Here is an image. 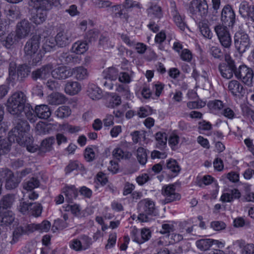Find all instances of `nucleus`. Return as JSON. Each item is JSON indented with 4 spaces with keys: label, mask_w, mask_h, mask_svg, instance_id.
Returning <instances> with one entry per match:
<instances>
[{
    "label": "nucleus",
    "mask_w": 254,
    "mask_h": 254,
    "mask_svg": "<svg viewBox=\"0 0 254 254\" xmlns=\"http://www.w3.org/2000/svg\"><path fill=\"white\" fill-rule=\"evenodd\" d=\"M73 39V37L71 31H61L56 36L55 41L57 46L63 48L68 45Z\"/></svg>",
    "instance_id": "obj_13"
},
{
    "label": "nucleus",
    "mask_w": 254,
    "mask_h": 254,
    "mask_svg": "<svg viewBox=\"0 0 254 254\" xmlns=\"http://www.w3.org/2000/svg\"><path fill=\"white\" fill-rule=\"evenodd\" d=\"M237 69L235 61L228 55L225 56V62L218 65V70L221 75L226 79L232 78Z\"/></svg>",
    "instance_id": "obj_6"
},
{
    "label": "nucleus",
    "mask_w": 254,
    "mask_h": 254,
    "mask_svg": "<svg viewBox=\"0 0 254 254\" xmlns=\"http://www.w3.org/2000/svg\"><path fill=\"white\" fill-rule=\"evenodd\" d=\"M152 113V109L149 107H142L137 111V115L140 118H145L150 115Z\"/></svg>",
    "instance_id": "obj_56"
},
{
    "label": "nucleus",
    "mask_w": 254,
    "mask_h": 254,
    "mask_svg": "<svg viewBox=\"0 0 254 254\" xmlns=\"http://www.w3.org/2000/svg\"><path fill=\"white\" fill-rule=\"evenodd\" d=\"M181 59L187 62H190L191 61L192 56L191 52L187 49L182 50L180 55Z\"/></svg>",
    "instance_id": "obj_61"
},
{
    "label": "nucleus",
    "mask_w": 254,
    "mask_h": 254,
    "mask_svg": "<svg viewBox=\"0 0 254 254\" xmlns=\"http://www.w3.org/2000/svg\"><path fill=\"white\" fill-rule=\"evenodd\" d=\"M241 193L237 189L231 190L230 192L224 193L221 196V200L223 202H231L234 199L239 198Z\"/></svg>",
    "instance_id": "obj_33"
},
{
    "label": "nucleus",
    "mask_w": 254,
    "mask_h": 254,
    "mask_svg": "<svg viewBox=\"0 0 254 254\" xmlns=\"http://www.w3.org/2000/svg\"><path fill=\"white\" fill-rule=\"evenodd\" d=\"M195 245L198 249L201 251H205L209 250L213 245H216L220 248V245L223 244L221 242L211 239H201L196 241Z\"/></svg>",
    "instance_id": "obj_17"
},
{
    "label": "nucleus",
    "mask_w": 254,
    "mask_h": 254,
    "mask_svg": "<svg viewBox=\"0 0 254 254\" xmlns=\"http://www.w3.org/2000/svg\"><path fill=\"white\" fill-rule=\"evenodd\" d=\"M137 209L139 212L138 219L142 222H148L150 219L149 216H156L158 213L154 202L149 199L140 201L137 204Z\"/></svg>",
    "instance_id": "obj_4"
},
{
    "label": "nucleus",
    "mask_w": 254,
    "mask_h": 254,
    "mask_svg": "<svg viewBox=\"0 0 254 254\" xmlns=\"http://www.w3.org/2000/svg\"><path fill=\"white\" fill-rule=\"evenodd\" d=\"M175 186L171 184L168 186H164L162 190V194L165 196L164 202L170 203L174 201L178 200L181 198V195L175 192Z\"/></svg>",
    "instance_id": "obj_12"
},
{
    "label": "nucleus",
    "mask_w": 254,
    "mask_h": 254,
    "mask_svg": "<svg viewBox=\"0 0 254 254\" xmlns=\"http://www.w3.org/2000/svg\"><path fill=\"white\" fill-rule=\"evenodd\" d=\"M116 239L117 234L116 233L110 234L108 240V243L105 246V249H109L113 248L116 244Z\"/></svg>",
    "instance_id": "obj_62"
},
{
    "label": "nucleus",
    "mask_w": 254,
    "mask_h": 254,
    "mask_svg": "<svg viewBox=\"0 0 254 254\" xmlns=\"http://www.w3.org/2000/svg\"><path fill=\"white\" fill-rule=\"evenodd\" d=\"M14 201V195L7 194L4 195L0 200V206L3 209L10 208Z\"/></svg>",
    "instance_id": "obj_36"
},
{
    "label": "nucleus",
    "mask_w": 254,
    "mask_h": 254,
    "mask_svg": "<svg viewBox=\"0 0 254 254\" xmlns=\"http://www.w3.org/2000/svg\"><path fill=\"white\" fill-rule=\"evenodd\" d=\"M52 77L56 79L64 80L72 76L71 69L65 66H59L52 70Z\"/></svg>",
    "instance_id": "obj_16"
},
{
    "label": "nucleus",
    "mask_w": 254,
    "mask_h": 254,
    "mask_svg": "<svg viewBox=\"0 0 254 254\" xmlns=\"http://www.w3.org/2000/svg\"><path fill=\"white\" fill-rule=\"evenodd\" d=\"M221 112V114L228 119L232 120L235 117V113L234 111L229 107H224Z\"/></svg>",
    "instance_id": "obj_57"
},
{
    "label": "nucleus",
    "mask_w": 254,
    "mask_h": 254,
    "mask_svg": "<svg viewBox=\"0 0 254 254\" xmlns=\"http://www.w3.org/2000/svg\"><path fill=\"white\" fill-rule=\"evenodd\" d=\"M79 241L84 250L88 249L92 244L91 239L86 235L81 236Z\"/></svg>",
    "instance_id": "obj_53"
},
{
    "label": "nucleus",
    "mask_w": 254,
    "mask_h": 254,
    "mask_svg": "<svg viewBox=\"0 0 254 254\" xmlns=\"http://www.w3.org/2000/svg\"><path fill=\"white\" fill-rule=\"evenodd\" d=\"M27 98L26 94L22 91L14 92L8 98L6 107L8 113L13 118V121L18 119L25 120L22 118L24 115L26 119L31 123L36 122V117L32 106L27 103Z\"/></svg>",
    "instance_id": "obj_1"
},
{
    "label": "nucleus",
    "mask_w": 254,
    "mask_h": 254,
    "mask_svg": "<svg viewBox=\"0 0 254 254\" xmlns=\"http://www.w3.org/2000/svg\"><path fill=\"white\" fill-rule=\"evenodd\" d=\"M51 227V223L49 221L45 220L40 224H31L28 226L29 231H33L38 230L41 232H47Z\"/></svg>",
    "instance_id": "obj_30"
},
{
    "label": "nucleus",
    "mask_w": 254,
    "mask_h": 254,
    "mask_svg": "<svg viewBox=\"0 0 254 254\" xmlns=\"http://www.w3.org/2000/svg\"><path fill=\"white\" fill-rule=\"evenodd\" d=\"M99 35L98 31L95 30H91L86 34V40L89 43H92L97 40Z\"/></svg>",
    "instance_id": "obj_55"
},
{
    "label": "nucleus",
    "mask_w": 254,
    "mask_h": 254,
    "mask_svg": "<svg viewBox=\"0 0 254 254\" xmlns=\"http://www.w3.org/2000/svg\"><path fill=\"white\" fill-rule=\"evenodd\" d=\"M55 142V138L51 136L44 139L40 145V150L43 152H50L53 149V144Z\"/></svg>",
    "instance_id": "obj_34"
},
{
    "label": "nucleus",
    "mask_w": 254,
    "mask_h": 254,
    "mask_svg": "<svg viewBox=\"0 0 254 254\" xmlns=\"http://www.w3.org/2000/svg\"><path fill=\"white\" fill-rule=\"evenodd\" d=\"M121 103V99L120 96L114 94L112 96V97L110 99L108 106L109 107L114 108L120 105Z\"/></svg>",
    "instance_id": "obj_60"
},
{
    "label": "nucleus",
    "mask_w": 254,
    "mask_h": 254,
    "mask_svg": "<svg viewBox=\"0 0 254 254\" xmlns=\"http://www.w3.org/2000/svg\"><path fill=\"white\" fill-rule=\"evenodd\" d=\"M32 27L31 23L27 19H24L18 22L15 30L17 38L22 39L28 36L31 33Z\"/></svg>",
    "instance_id": "obj_11"
},
{
    "label": "nucleus",
    "mask_w": 254,
    "mask_h": 254,
    "mask_svg": "<svg viewBox=\"0 0 254 254\" xmlns=\"http://www.w3.org/2000/svg\"><path fill=\"white\" fill-rule=\"evenodd\" d=\"M84 157L88 162L93 161L95 158V152L93 149L89 147L86 148L84 151Z\"/></svg>",
    "instance_id": "obj_63"
},
{
    "label": "nucleus",
    "mask_w": 254,
    "mask_h": 254,
    "mask_svg": "<svg viewBox=\"0 0 254 254\" xmlns=\"http://www.w3.org/2000/svg\"><path fill=\"white\" fill-rule=\"evenodd\" d=\"M35 116L36 117V121L37 118L43 119H48L51 115V112L48 105H40L35 107L34 110Z\"/></svg>",
    "instance_id": "obj_21"
},
{
    "label": "nucleus",
    "mask_w": 254,
    "mask_h": 254,
    "mask_svg": "<svg viewBox=\"0 0 254 254\" xmlns=\"http://www.w3.org/2000/svg\"><path fill=\"white\" fill-rule=\"evenodd\" d=\"M18 40H19V39L17 38L16 33L15 34L10 33L7 35L5 40L6 47L9 48L11 46L16 43L18 41Z\"/></svg>",
    "instance_id": "obj_54"
},
{
    "label": "nucleus",
    "mask_w": 254,
    "mask_h": 254,
    "mask_svg": "<svg viewBox=\"0 0 254 254\" xmlns=\"http://www.w3.org/2000/svg\"><path fill=\"white\" fill-rule=\"evenodd\" d=\"M88 45L86 41H77L72 46L71 50L76 54H82L88 50Z\"/></svg>",
    "instance_id": "obj_35"
},
{
    "label": "nucleus",
    "mask_w": 254,
    "mask_h": 254,
    "mask_svg": "<svg viewBox=\"0 0 254 254\" xmlns=\"http://www.w3.org/2000/svg\"><path fill=\"white\" fill-rule=\"evenodd\" d=\"M87 95L92 100H99L102 97V91L97 85L89 84L87 88Z\"/></svg>",
    "instance_id": "obj_26"
},
{
    "label": "nucleus",
    "mask_w": 254,
    "mask_h": 254,
    "mask_svg": "<svg viewBox=\"0 0 254 254\" xmlns=\"http://www.w3.org/2000/svg\"><path fill=\"white\" fill-rule=\"evenodd\" d=\"M81 90V84L77 81H68L64 87L65 92L71 96L78 94Z\"/></svg>",
    "instance_id": "obj_25"
},
{
    "label": "nucleus",
    "mask_w": 254,
    "mask_h": 254,
    "mask_svg": "<svg viewBox=\"0 0 254 254\" xmlns=\"http://www.w3.org/2000/svg\"><path fill=\"white\" fill-rule=\"evenodd\" d=\"M147 12L149 16L158 19L162 16L161 7L156 4H152L147 9Z\"/></svg>",
    "instance_id": "obj_38"
},
{
    "label": "nucleus",
    "mask_w": 254,
    "mask_h": 254,
    "mask_svg": "<svg viewBox=\"0 0 254 254\" xmlns=\"http://www.w3.org/2000/svg\"><path fill=\"white\" fill-rule=\"evenodd\" d=\"M5 188L7 190H12L17 187L20 180L18 177L15 176L11 171L6 173Z\"/></svg>",
    "instance_id": "obj_23"
},
{
    "label": "nucleus",
    "mask_w": 254,
    "mask_h": 254,
    "mask_svg": "<svg viewBox=\"0 0 254 254\" xmlns=\"http://www.w3.org/2000/svg\"><path fill=\"white\" fill-rule=\"evenodd\" d=\"M40 181L37 178L32 177L24 184L23 188L27 190H32L35 188H38L40 186Z\"/></svg>",
    "instance_id": "obj_42"
},
{
    "label": "nucleus",
    "mask_w": 254,
    "mask_h": 254,
    "mask_svg": "<svg viewBox=\"0 0 254 254\" xmlns=\"http://www.w3.org/2000/svg\"><path fill=\"white\" fill-rule=\"evenodd\" d=\"M14 127L9 132L8 138L0 136V155L8 153L10 149L11 142L16 141L19 145L25 144V133L30 130V125L26 120H15Z\"/></svg>",
    "instance_id": "obj_2"
},
{
    "label": "nucleus",
    "mask_w": 254,
    "mask_h": 254,
    "mask_svg": "<svg viewBox=\"0 0 254 254\" xmlns=\"http://www.w3.org/2000/svg\"><path fill=\"white\" fill-rule=\"evenodd\" d=\"M14 216L11 211H6L0 215V225L8 226L14 221Z\"/></svg>",
    "instance_id": "obj_32"
},
{
    "label": "nucleus",
    "mask_w": 254,
    "mask_h": 254,
    "mask_svg": "<svg viewBox=\"0 0 254 254\" xmlns=\"http://www.w3.org/2000/svg\"><path fill=\"white\" fill-rule=\"evenodd\" d=\"M155 138L158 141L157 147L158 148L161 149L166 145L167 138L165 133L160 132L156 133L155 134Z\"/></svg>",
    "instance_id": "obj_43"
},
{
    "label": "nucleus",
    "mask_w": 254,
    "mask_h": 254,
    "mask_svg": "<svg viewBox=\"0 0 254 254\" xmlns=\"http://www.w3.org/2000/svg\"><path fill=\"white\" fill-rule=\"evenodd\" d=\"M26 232L27 229L22 226L17 227L13 232L12 240L10 242L11 244H12L16 243L18 240L19 237L23 234L26 233Z\"/></svg>",
    "instance_id": "obj_46"
},
{
    "label": "nucleus",
    "mask_w": 254,
    "mask_h": 254,
    "mask_svg": "<svg viewBox=\"0 0 254 254\" xmlns=\"http://www.w3.org/2000/svg\"><path fill=\"white\" fill-rule=\"evenodd\" d=\"M198 26L201 34L205 38L211 39L212 34L209 29L207 21L203 20L198 22Z\"/></svg>",
    "instance_id": "obj_37"
},
{
    "label": "nucleus",
    "mask_w": 254,
    "mask_h": 254,
    "mask_svg": "<svg viewBox=\"0 0 254 254\" xmlns=\"http://www.w3.org/2000/svg\"><path fill=\"white\" fill-rule=\"evenodd\" d=\"M42 207L40 203H30L29 214L38 217L42 213Z\"/></svg>",
    "instance_id": "obj_45"
},
{
    "label": "nucleus",
    "mask_w": 254,
    "mask_h": 254,
    "mask_svg": "<svg viewBox=\"0 0 254 254\" xmlns=\"http://www.w3.org/2000/svg\"><path fill=\"white\" fill-rule=\"evenodd\" d=\"M137 232V229H134L131 232V234L133 241L138 244H142L148 240L151 237V232L148 229L144 228L142 229L140 233V238L137 237L136 235Z\"/></svg>",
    "instance_id": "obj_24"
},
{
    "label": "nucleus",
    "mask_w": 254,
    "mask_h": 254,
    "mask_svg": "<svg viewBox=\"0 0 254 254\" xmlns=\"http://www.w3.org/2000/svg\"><path fill=\"white\" fill-rule=\"evenodd\" d=\"M239 13L243 17L254 22V5L246 1H242L240 4Z\"/></svg>",
    "instance_id": "obj_15"
},
{
    "label": "nucleus",
    "mask_w": 254,
    "mask_h": 254,
    "mask_svg": "<svg viewBox=\"0 0 254 254\" xmlns=\"http://www.w3.org/2000/svg\"><path fill=\"white\" fill-rule=\"evenodd\" d=\"M189 10L192 14H198L205 17L208 11V6L206 0H193L190 4Z\"/></svg>",
    "instance_id": "obj_9"
},
{
    "label": "nucleus",
    "mask_w": 254,
    "mask_h": 254,
    "mask_svg": "<svg viewBox=\"0 0 254 254\" xmlns=\"http://www.w3.org/2000/svg\"><path fill=\"white\" fill-rule=\"evenodd\" d=\"M58 58L61 62L64 64L75 65L79 64L81 62L80 56L71 54L68 52H64L60 54Z\"/></svg>",
    "instance_id": "obj_18"
},
{
    "label": "nucleus",
    "mask_w": 254,
    "mask_h": 254,
    "mask_svg": "<svg viewBox=\"0 0 254 254\" xmlns=\"http://www.w3.org/2000/svg\"><path fill=\"white\" fill-rule=\"evenodd\" d=\"M49 9L44 8H35V11L32 13L30 20L36 25L43 23L46 19L47 11Z\"/></svg>",
    "instance_id": "obj_19"
},
{
    "label": "nucleus",
    "mask_w": 254,
    "mask_h": 254,
    "mask_svg": "<svg viewBox=\"0 0 254 254\" xmlns=\"http://www.w3.org/2000/svg\"><path fill=\"white\" fill-rule=\"evenodd\" d=\"M209 52L210 54L215 59L221 60L223 58V54L221 50L218 46H212L210 47Z\"/></svg>",
    "instance_id": "obj_51"
},
{
    "label": "nucleus",
    "mask_w": 254,
    "mask_h": 254,
    "mask_svg": "<svg viewBox=\"0 0 254 254\" xmlns=\"http://www.w3.org/2000/svg\"><path fill=\"white\" fill-rule=\"evenodd\" d=\"M226 224L223 221H214L210 223V227L215 231H220L225 229Z\"/></svg>",
    "instance_id": "obj_58"
},
{
    "label": "nucleus",
    "mask_w": 254,
    "mask_h": 254,
    "mask_svg": "<svg viewBox=\"0 0 254 254\" xmlns=\"http://www.w3.org/2000/svg\"><path fill=\"white\" fill-rule=\"evenodd\" d=\"M213 178L209 176L206 175L203 176L202 179L200 180L198 182V185L199 187H202L203 185H209L213 182Z\"/></svg>",
    "instance_id": "obj_64"
},
{
    "label": "nucleus",
    "mask_w": 254,
    "mask_h": 254,
    "mask_svg": "<svg viewBox=\"0 0 254 254\" xmlns=\"http://www.w3.org/2000/svg\"><path fill=\"white\" fill-rule=\"evenodd\" d=\"M40 39L39 35H33L26 42L23 48L25 55L29 57L35 65L41 61L45 54L40 49Z\"/></svg>",
    "instance_id": "obj_3"
},
{
    "label": "nucleus",
    "mask_w": 254,
    "mask_h": 254,
    "mask_svg": "<svg viewBox=\"0 0 254 254\" xmlns=\"http://www.w3.org/2000/svg\"><path fill=\"white\" fill-rule=\"evenodd\" d=\"M137 158L140 164L144 165L147 162V153L143 147H139L137 150Z\"/></svg>",
    "instance_id": "obj_49"
},
{
    "label": "nucleus",
    "mask_w": 254,
    "mask_h": 254,
    "mask_svg": "<svg viewBox=\"0 0 254 254\" xmlns=\"http://www.w3.org/2000/svg\"><path fill=\"white\" fill-rule=\"evenodd\" d=\"M63 192L65 195V200L68 202H71L77 196L78 191L74 186H71L64 188Z\"/></svg>",
    "instance_id": "obj_31"
},
{
    "label": "nucleus",
    "mask_w": 254,
    "mask_h": 254,
    "mask_svg": "<svg viewBox=\"0 0 254 254\" xmlns=\"http://www.w3.org/2000/svg\"><path fill=\"white\" fill-rule=\"evenodd\" d=\"M208 106L211 110H221L225 107L222 101L219 100H215L210 101L208 103Z\"/></svg>",
    "instance_id": "obj_52"
},
{
    "label": "nucleus",
    "mask_w": 254,
    "mask_h": 254,
    "mask_svg": "<svg viewBox=\"0 0 254 254\" xmlns=\"http://www.w3.org/2000/svg\"><path fill=\"white\" fill-rule=\"evenodd\" d=\"M172 15L173 16L174 21L177 26L182 30H184L186 24L184 22V18L181 16L178 11L177 10L175 4L172 3Z\"/></svg>",
    "instance_id": "obj_27"
},
{
    "label": "nucleus",
    "mask_w": 254,
    "mask_h": 254,
    "mask_svg": "<svg viewBox=\"0 0 254 254\" xmlns=\"http://www.w3.org/2000/svg\"><path fill=\"white\" fill-rule=\"evenodd\" d=\"M221 45L226 48L229 49L232 45V39L229 30L226 26L218 24L214 27Z\"/></svg>",
    "instance_id": "obj_7"
},
{
    "label": "nucleus",
    "mask_w": 254,
    "mask_h": 254,
    "mask_svg": "<svg viewBox=\"0 0 254 254\" xmlns=\"http://www.w3.org/2000/svg\"><path fill=\"white\" fill-rule=\"evenodd\" d=\"M254 71L253 69L245 65L239 66L237 71L235 72V77L240 79L245 85L251 87L253 86Z\"/></svg>",
    "instance_id": "obj_8"
},
{
    "label": "nucleus",
    "mask_w": 254,
    "mask_h": 254,
    "mask_svg": "<svg viewBox=\"0 0 254 254\" xmlns=\"http://www.w3.org/2000/svg\"><path fill=\"white\" fill-rule=\"evenodd\" d=\"M113 155L117 159L120 160L121 159H128L131 156V154L129 152H124L121 148H116L113 152Z\"/></svg>",
    "instance_id": "obj_44"
},
{
    "label": "nucleus",
    "mask_w": 254,
    "mask_h": 254,
    "mask_svg": "<svg viewBox=\"0 0 254 254\" xmlns=\"http://www.w3.org/2000/svg\"><path fill=\"white\" fill-rule=\"evenodd\" d=\"M234 44L237 52L239 54H242L250 48V37L245 32L242 30L238 31L234 35Z\"/></svg>",
    "instance_id": "obj_5"
},
{
    "label": "nucleus",
    "mask_w": 254,
    "mask_h": 254,
    "mask_svg": "<svg viewBox=\"0 0 254 254\" xmlns=\"http://www.w3.org/2000/svg\"><path fill=\"white\" fill-rule=\"evenodd\" d=\"M234 245L241 249V254H254V244H246L243 240H238L233 243Z\"/></svg>",
    "instance_id": "obj_22"
},
{
    "label": "nucleus",
    "mask_w": 254,
    "mask_h": 254,
    "mask_svg": "<svg viewBox=\"0 0 254 254\" xmlns=\"http://www.w3.org/2000/svg\"><path fill=\"white\" fill-rule=\"evenodd\" d=\"M228 88L231 93L235 96L243 95L245 93V89L242 84L236 80L229 81Z\"/></svg>",
    "instance_id": "obj_20"
},
{
    "label": "nucleus",
    "mask_w": 254,
    "mask_h": 254,
    "mask_svg": "<svg viewBox=\"0 0 254 254\" xmlns=\"http://www.w3.org/2000/svg\"><path fill=\"white\" fill-rule=\"evenodd\" d=\"M31 68L26 64H20L17 67V75L21 79L26 77L30 72Z\"/></svg>",
    "instance_id": "obj_40"
},
{
    "label": "nucleus",
    "mask_w": 254,
    "mask_h": 254,
    "mask_svg": "<svg viewBox=\"0 0 254 254\" xmlns=\"http://www.w3.org/2000/svg\"><path fill=\"white\" fill-rule=\"evenodd\" d=\"M52 65L48 64L32 71L31 77L34 80L38 79H45L49 77L52 72Z\"/></svg>",
    "instance_id": "obj_14"
},
{
    "label": "nucleus",
    "mask_w": 254,
    "mask_h": 254,
    "mask_svg": "<svg viewBox=\"0 0 254 254\" xmlns=\"http://www.w3.org/2000/svg\"><path fill=\"white\" fill-rule=\"evenodd\" d=\"M119 71L115 67H110L105 70L103 75L106 78H109L111 80H115L119 76Z\"/></svg>",
    "instance_id": "obj_39"
},
{
    "label": "nucleus",
    "mask_w": 254,
    "mask_h": 254,
    "mask_svg": "<svg viewBox=\"0 0 254 254\" xmlns=\"http://www.w3.org/2000/svg\"><path fill=\"white\" fill-rule=\"evenodd\" d=\"M49 104L52 105H58L64 103L66 101L65 96L59 92L51 94L47 98Z\"/></svg>",
    "instance_id": "obj_28"
},
{
    "label": "nucleus",
    "mask_w": 254,
    "mask_h": 254,
    "mask_svg": "<svg viewBox=\"0 0 254 254\" xmlns=\"http://www.w3.org/2000/svg\"><path fill=\"white\" fill-rule=\"evenodd\" d=\"M10 62H9L8 67L9 75L14 79L16 76V64L13 60L10 59Z\"/></svg>",
    "instance_id": "obj_59"
},
{
    "label": "nucleus",
    "mask_w": 254,
    "mask_h": 254,
    "mask_svg": "<svg viewBox=\"0 0 254 254\" xmlns=\"http://www.w3.org/2000/svg\"><path fill=\"white\" fill-rule=\"evenodd\" d=\"M31 1L33 3V7H34L35 8H51V4L49 3L48 0H31Z\"/></svg>",
    "instance_id": "obj_50"
},
{
    "label": "nucleus",
    "mask_w": 254,
    "mask_h": 254,
    "mask_svg": "<svg viewBox=\"0 0 254 254\" xmlns=\"http://www.w3.org/2000/svg\"><path fill=\"white\" fill-rule=\"evenodd\" d=\"M56 45L55 39L52 38L47 39L43 44L42 49L45 53L49 52L55 50Z\"/></svg>",
    "instance_id": "obj_48"
},
{
    "label": "nucleus",
    "mask_w": 254,
    "mask_h": 254,
    "mask_svg": "<svg viewBox=\"0 0 254 254\" xmlns=\"http://www.w3.org/2000/svg\"><path fill=\"white\" fill-rule=\"evenodd\" d=\"M167 168L177 175L181 170V168L176 160L170 159L167 162Z\"/></svg>",
    "instance_id": "obj_47"
},
{
    "label": "nucleus",
    "mask_w": 254,
    "mask_h": 254,
    "mask_svg": "<svg viewBox=\"0 0 254 254\" xmlns=\"http://www.w3.org/2000/svg\"><path fill=\"white\" fill-rule=\"evenodd\" d=\"M221 20L226 26L233 27L236 21V16L234 10L231 5L224 6L221 11Z\"/></svg>",
    "instance_id": "obj_10"
},
{
    "label": "nucleus",
    "mask_w": 254,
    "mask_h": 254,
    "mask_svg": "<svg viewBox=\"0 0 254 254\" xmlns=\"http://www.w3.org/2000/svg\"><path fill=\"white\" fill-rule=\"evenodd\" d=\"M71 113V110L68 106H62L60 107L56 111V116L59 118H64L68 117Z\"/></svg>",
    "instance_id": "obj_41"
},
{
    "label": "nucleus",
    "mask_w": 254,
    "mask_h": 254,
    "mask_svg": "<svg viewBox=\"0 0 254 254\" xmlns=\"http://www.w3.org/2000/svg\"><path fill=\"white\" fill-rule=\"evenodd\" d=\"M72 75L78 80H83L87 78L89 73L86 68L82 66H77L71 69Z\"/></svg>",
    "instance_id": "obj_29"
}]
</instances>
